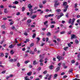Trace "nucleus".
Returning <instances> with one entry per match:
<instances>
[{"mask_svg":"<svg viewBox=\"0 0 80 80\" xmlns=\"http://www.w3.org/2000/svg\"><path fill=\"white\" fill-rule=\"evenodd\" d=\"M68 48V47H67L65 48H63V49L64 50H65V51H67V49Z\"/></svg>","mask_w":80,"mask_h":80,"instance_id":"nucleus-16","label":"nucleus"},{"mask_svg":"<svg viewBox=\"0 0 80 80\" xmlns=\"http://www.w3.org/2000/svg\"><path fill=\"white\" fill-rule=\"evenodd\" d=\"M45 11L46 12H49V9H46L45 10Z\"/></svg>","mask_w":80,"mask_h":80,"instance_id":"nucleus-59","label":"nucleus"},{"mask_svg":"<svg viewBox=\"0 0 80 80\" xmlns=\"http://www.w3.org/2000/svg\"><path fill=\"white\" fill-rule=\"evenodd\" d=\"M11 28L13 30H15V27H14V26H13Z\"/></svg>","mask_w":80,"mask_h":80,"instance_id":"nucleus-40","label":"nucleus"},{"mask_svg":"<svg viewBox=\"0 0 80 80\" xmlns=\"http://www.w3.org/2000/svg\"><path fill=\"white\" fill-rule=\"evenodd\" d=\"M0 67H2V68H4V66L2 65H0Z\"/></svg>","mask_w":80,"mask_h":80,"instance_id":"nucleus-62","label":"nucleus"},{"mask_svg":"<svg viewBox=\"0 0 80 80\" xmlns=\"http://www.w3.org/2000/svg\"><path fill=\"white\" fill-rule=\"evenodd\" d=\"M60 70V67H58L56 68L55 72H58Z\"/></svg>","mask_w":80,"mask_h":80,"instance_id":"nucleus-7","label":"nucleus"},{"mask_svg":"<svg viewBox=\"0 0 80 80\" xmlns=\"http://www.w3.org/2000/svg\"><path fill=\"white\" fill-rule=\"evenodd\" d=\"M61 34H64L65 33L64 31H62L60 32Z\"/></svg>","mask_w":80,"mask_h":80,"instance_id":"nucleus-56","label":"nucleus"},{"mask_svg":"<svg viewBox=\"0 0 80 80\" xmlns=\"http://www.w3.org/2000/svg\"><path fill=\"white\" fill-rule=\"evenodd\" d=\"M13 21H12L10 22V25H12L13 24Z\"/></svg>","mask_w":80,"mask_h":80,"instance_id":"nucleus-46","label":"nucleus"},{"mask_svg":"<svg viewBox=\"0 0 80 80\" xmlns=\"http://www.w3.org/2000/svg\"><path fill=\"white\" fill-rule=\"evenodd\" d=\"M51 24H55V21H52L51 22Z\"/></svg>","mask_w":80,"mask_h":80,"instance_id":"nucleus-23","label":"nucleus"},{"mask_svg":"<svg viewBox=\"0 0 80 80\" xmlns=\"http://www.w3.org/2000/svg\"><path fill=\"white\" fill-rule=\"evenodd\" d=\"M46 35H47V36H51L52 34L50 32H48L46 34Z\"/></svg>","mask_w":80,"mask_h":80,"instance_id":"nucleus-8","label":"nucleus"},{"mask_svg":"<svg viewBox=\"0 0 80 80\" xmlns=\"http://www.w3.org/2000/svg\"><path fill=\"white\" fill-rule=\"evenodd\" d=\"M72 80H80V79H78L77 78H75L74 79Z\"/></svg>","mask_w":80,"mask_h":80,"instance_id":"nucleus-64","label":"nucleus"},{"mask_svg":"<svg viewBox=\"0 0 80 80\" xmlns=\"http://www.w3.org/2000/svg\"><path fill=\"white\" fill-rule=\"evenodd\" d=\"M24 35H25L26 36H27V35H28V34L27 32H24Z\"/></svg>","mask_w":80,"mask_h":80,"instance_id":"nucleus-41","label":"nucleus"},{"mask_svg":"<svg viewBox=\"0 0 80 80\" xmlns=\"http://www.w3.org/2000/svg\"><path fill=\"white\" fill-rule=\"evenodd\" d=\"M58 76V74H55L54 75V78H56Z\"/></svg>","mask_w":80,"mask_h":80,"instance_id":"nucleus-21","label":"nucleus"},{"mask_svg":"<svg viewBox=\"0 0 80 80\" xmlns=\"http://www.w3.org/2000/svg\"><path fill=\"white\" fill-rule=\"evenodd\" d=\"M68 6H67L64 9L63 12H67V8H68Z\"/></svg>","mask_w":80,"mask_h":80,"instance_id":"nucleus-6","label":"nucleus"},{"mask_svg":"<svg viewBox=\"0 0 80 80\" xmlns=\"http://www.w3.org/2000/svg\"><path fill=\"white\" fill-rule=\"evenodd\" d=\"M36 17H37V15H33L31 17V18L32 19H34V18Z\"/></svg>","mask_w":80,"mask_h":80,"instance_id":"nucleus-13","label":"nucleus"},{"mask_svg":"<svg viewBox=\"0 0 80 80\" xmlns=\"http://www.w3.org/2000/svg\"><path fill=\"white\" fill-rule=\"evenodd\" d=\"M52 77V75H50L49 78H48V80H50L51 79V78Z\"/></svg>","mask_w":80,"mask_h":80,"instance_id":"nucleus-48","label":"nucleus"},{"mask_svg":"<svg viewBox=\"0 0 80 80\" xmlns=\"http://www.w3.org/2000/svg\"><path fill=\"white\" fill-rule=\"evenodd\" d=\"M54 67L53 66V65H51L49 67V68L51 69V70H52V69H53V68H54Z\"/></svg>","mask_w":80,"mask_h":80,"instance_id":"nucleus-9","label":"nucleus"},{"mask_svg":"<svg viewBox=\"0 0 80 80\" xmlns=\"http://www.w3.org/2000/svg\"><path fill=\"white\" fill-rule=\"evenodd\" d=\"M17 66L18 67H20V64L18 62V63Z\"/></svg>","mask_w":80,"mask_h":80,"instance_id":"nucleus-52","label":"nucleus"},{"mask_svg":"<svg viewBox=\"0 0 80 80\" xmlns=\"http://www.w3.org/2000/svg\"><path fill=\"white\" fill-rule=\"evenodd\" d=\"M47 23H48V21H46L45 22H44V25H45Z\"/></svg>","mask_w":80,"mask_h":80,"instance_id":"nucleus-38","label":"nucleus"},{"mask_svg":"<svg viewBox=\"0 0 80 80\" xmlns=\"http://www.w3.org/2000/svg\"><path fill=\"white\" fill-rule=\"evenodd\" d=\"M71 22H72V19H70L69 20V23H71Z\"/></svg>","mask_w":80,"mask_h":80,"instance_id":"nucleus-33","label":"nucleus"},{"mask_svg":"<svg viewBox=\"0 0 80 80\" xmlns=\"http://www.w3.org/2000/svg\"><path fill=\"white\" fill-rule=\"evenodd\" d=\"M68 45L69 47H71V44L70 43H68Z\"/></svg>","mask_w":80,"mask_h":80,"instance_id":"nucleus-43","label":"nucleus"},{"mask_svg":"<svg viewBox=\"0 0 80 80\" xmlns=\"http://www.w3.org/2000/svg\"><path fill=\"white\" fill-rule=\"evenodd\" d=\"M63 67H64V68H67V66H66V65H65V64H63Z\"/></svg>","mask_w":80,"mask_h":80,"instance_id":"nucleus-25","label":"nucleus"},{"mask_svg":"<svg viewBox=\"0 0 80 80\" xmlns=\"http://www.w3.org/2000/svg\"><path fill=\"white\" fill-rule=\"evenodd\" d=\"M6 78L7 80H8V79H9V78H10V76H7Z\"/></svg>","mask_w":80,"mask_h":80,"instance_id":"nucleus-49","label":"nucleus"},{"mask_svg":"<svg viewBox=\"0 0 80 80\" xmlns=\"http://www.w3.org/2000/svg\"><path fill=\"white\" fill-rule=\"evenodd\" d=\"M14 52L13 51V50H11L10 52V53L11 54V55H13V53H14Z\"/></svg>","mask_w":80,"mask_h":80,"instance_id":"nucleus-15","label":"nucleus"},{"mask_svg":"<svg viewBox=\"0 0 80 80\" xmlns=\"http://www.w3.org/2000/svg\"><path fill=\"white\" fill-rule=\"evenodd\" d=\"M32 73V72H28L27 73V75H28V76H30L31 75Z\"/></svg>","mask_w":80,"mask_h":80,"instance_id":"nucleus-10","label":"nucleus"},{"mask_svg":"<svg viewBox=\"0 0 80 80\" xmlns=\"http://www.w3.org/2000/svg\"><path fill=\"white\" fill-rule=\"evenodd\" d=\"M75 18H74L72 20V22L71 23V25H73L74 24V22H75Z\"/></svg>","mask_w":80,"mask_h":80,"instance_id":"nucleus-4","label":"nucleus"},{"mask_svg":"<svg viewBox=\"0 0 80 80\" xmlns=\"http://www.w3.org/2000/svg\"><path fill=\"white\" fill-rule=\"evenodd\" d=\"M43 61V60H42V59H41L39 60V62H40L41 63Z\"/></svg>","mask_w":80,"mask_h":80,"instance_id":"nucleus-42","label":"nucleus"},{"mask_svg":"<svg viewBox=\"0 0 80 80\" xmlns=\"http://www.w3.org/2000/svg\"><path fill=\"white\" fill-rule=\"evenodd\" d=\"M28 7L29 8H32L33 6L32 5L31 3H29L28 5Z\"/></svg>","mask_w":80,"mask_h":80,"instance_id":"nucleus-2","label":"nucleus"},{"mask_svg":"<svg viewBox=\"0 0 80 80\" xmlns=\"http://www.w3.org/2000/svg\"><path fill=\"white\" fill-rule=\"evenodd\" d=\"M29 62L30 61H29V60L26 61L25 62V64H27V63H28V62Z\"/></svg>","mask_w":80,"mask_h":80,"instance_id":"nucleus-32","label":"nucleus"},{"mask_svg":"<svg viewBox=\"0 0 80 80\" xmlns=\"http://www.w3.org/2000/svg\"><path fill=\"white\" fill-rule=\"evenodd\" d=\"M47 3V0H45L42 1V3L43 4H45Z\"/></svg>","mask_w":80,"mask_h":80,"instance_id":"nucleus-30","label":"nucleus"},{"mask_svg":"<svg viewBox=\"0 0 80 80\" xmlns=\"http://www.w3.org/2000/svg\"><path fill=\"white\" fill-rule=\"evenodd\" d=\"M56 11L57 12H61V10H60V9H57Z\"/></svg>","mask_w":80,"mask_h":80,"instance_id":"nucleus-29","label":"nucleus"},{"mask_svg":"<svg viewBox=\"0 0 80 80\" xmlns=\"http://www.w3.org/2000/svg\"><path fill=\"white\" fill-rule=\"evenodd\" d=\"M71 63H75V61L74 60H72V61H71Z\"/></svg>","mask_w":80,"mask_h":80,"instance_id":"nucleus-39","label":"nucleus"},{"mask_svg":"<svg viewBox=\"0 0 80 80\" xmlns=\"http://www.w3.org/2000/svg\"><path fill=\"white\" fill-rule=\"evenodd\" d=\"M77 3H76L75 4V8H77Z\"/></svg>","mask_w":80,"mask_h":80,"instance_id":"nucleus-61","label":"nucleus"},{"mask_svg":"<svg viewBox=\"0 0 80 80\" xmlns=\"http://www.w3.org/2000/svg\"><path fill=\"white\" fill-rule=\"evenodd\" d=\"M13 77V74H11L9 75V77L12 78V77Z\"/></svg>","mask_w":80,"mask_h":80,"instance_id":"nucleus-50","label":"nucleus"},{"mask_svg":"<svg viewBox=\"0 0 80 80\" xmlns=\"http://www.w3.org/2000/svg\"><path fill=\"white\" fill-rule=\"evenodd\" d=\"M68 35H70V34H71V31H69L68 32Z\"/></svg>","mask_w":80,"mask_h":80,"instance_id":"nucleus-51","label":"nucleus"},{"mask_svg":"<svg viewBox=\"0 0 80 80\" xmlns=\"http://www.w3.org/2000/svg\"><path fill=\"white\" fill-rule=\"evenodd\" d=\"M9 62H13V59H11L9 60Z\"/></svg>","mask_w":80,"mask_h":80,"instance_id":"nucleus-53","label":"nucleus"},{"mask_svg":"<svg viewBox=\"0 0 80 80\" xmlns=\"http://www.w3.org/2000/svg\"><path fill=\"white\" fill-rule=\"evenodd\" d=\"M1 28H2L3 29H5V26L4 25H1Z\"/></svg>","mask_w":80,"mask_h":80,"instance_id":"nucleus-26","label":"nucleus"},{"mask_svg":"<svg viewBox=\"0 0 80 80\" xmlns=\"http://www.w3.org/2000/svg\"><path fill=\"white\" fill-rule=\"evenodd\" d=\"M0 57H2L4 56V53H3L1 52V53H0Z\"/></svg>","mask_w":80,"mask_h":80,"instance_id":"nucleus-11","label":"nucleus"},{"mask_svg":"<svg viewBox=\"0 0 80 80\" xmlns=\"http://www.w3.org/2000/svg\"><path fill=\"white\" fill-rule=\"evenodd\" d=\"M50 27L51 28H54V27H55V26L54 25H51Z\"/></svg>","mask_w":80,"mask_h":80,"instance_id":"nucleus-28","label":"nucleus"},{"mask_svg":"<svg viewBox=\"0 0 80 80\" xmlns=\"http://www.w3.org/2000/svg\"><path fill=\"white\" fill-rule=\"evenodd\" d=\"M28 76H26L25 77V80H30V79L28 78Z\"/></svg>","mask_w":80,"mask_h":80,"instance_id":"nucleus-14","label":"nucleus"},{"mask_svg":"<svg viewBox=\"0 0 80 80\" xmlns=\"http://www.w3.org/2000/svg\"><path fill=\"white\" fill-rule=\"evenodd\" d=\"M35 37H36V34H34V35H33L32 36V38H35Z\"/></svg>","mask_w":80,"mask_h":80,"instance_id":"nucleus-44","label":"nucleus"},{"mask_svg":"<svg viewBox=\"0 0 80 80\" xmlns=\"http://www.w3.org/2000/svg\"><path fill=\"white\" fill-rule=\"evenodd\" d=\"M33 65H37V61L36 60H35L33 61Z\"/></svg>","mask_w":80,"mask_h":80,"instance_id":"nucleus-18","label":"nucleus"},{"mask_svg":"<svg viewBox=\"0 0 80 80\" xmlns=\"http://www.w3.org/2000/svg\"><path fill=\"white\" fill-rule=\"evenodd\" d=\"M34 45V43H32L30 45V47H33V46Z\"/></svg>","mask_w":80,"mask_h":80,"instance_id":"nucleus-34","label":"nucleus"},{"mask_svg":"<svg viewBox=\"0 0 80 80\" xmlns=\"http://www.w3.org/2000/svg\"><path fill=\"white\" fill-rule=\"evenodd\" d=\"M32 22V20L31 19H29V20H28L27 21V22L28 23H30V22Z\"/></svg>","mask_w":80,"mask_h":80,"instance_id":"nucleus-31","label":"nucleus"},{"mask_svg":"<svg viewBox=\"0 0 80 80\" xmlns=\"http://www.w3.org/2000/svg\"><path fill=\"white\" fill-rule=\"evenodd\" d=\"M39 6L40 8H43V5H42V4L41 3L39 4Z\"/></svg>","mask_w":80,"mask_h":80,"instance_id":"nucleus-12","label":"nucleus"},{"mask_svg":"<svg viewBox=\"0 0 80 80\" xmlns=\"http://www.w3.org/2000/svg\"><path fill=\"white\" fill-rule=\"evenodd\" d=\"M0 7L2 8H4V7L3 6V5H1Z\"/></svg>","mask_w":80,"mask_h":80,"instance_id":"nucleus-57","label":"nucleus"},{"mask_svg":"<svg viewBox=\"0 0 80 80\" xmlns=\"http://www.w3.org/2000/svg\"><path fill=\"white\" fill-rule=\"evenodd\" d=\"M16 15H20V13L19 12H18L16 14Z\"/></svg>","mask_w":80,"mask_h":80,"instance_id":"nucleus-35","label":"nucleus"},{"mask_svg":"<svg viewBox=\"0 0 80 80\" xmlns=\"http://www.w3.org/2000/svg\"><path fill=\"white\" fill-rule=\"evenodd\" d=\"M34 10H37V9H38V7H35L34 8Z\"/></svg>","mask_w":80,"mask_h":80,"instance_id":"nucleus-58","label":"nucleus"},{"mask_svg":"<svg viewBox=\"0 0 80 80\" xmlns=\"http://www.w3.org/2000/svg\"><path fill=\"white\" fill-rule=\"evenodd\" d=\"M9 47L10 48H12L15 47V44H11L9 46Z\"/></svg>","mask_w":80,"mask_h":80,"instance_id":"nucleus-3","label":"nucleus"},{"mask_svg":"<svg viewBox=\"0 0 80 80\" xmlns=\"http://www.w3.org/2000/svg\"><path fill=\"white\" fill-rule=\"evenodd\" d=\"M67 5V2H63V5L65 6Z\"/></svg>","mask_w":80,"mask_h":80,"instance_id":"nucleus-19","label":"nucleus"},{"mask_svg":"<svg viewBox=\"0 0 80 80\" xmlns=\"http://www.w3.org/2000/svg\"><path fill=\"white\" fill-rule=\"evenodd\" d=\"M69 73H71V72H72V69H70L69 70Z\"/></svg>","mask_w":80,"mask_h":80,"instance_id":"nucleus-47","label":"nucleus"},{"mask_svg":"<svg viewBox=\"0 0 80 80\" xmlns=\"http://www.w3.org/2000/svg\"><path fill=\"white\" fill-rule=\"evenodd\" d=\"M57 58L58 59L59 61H60L61 60V59H62V57L60 56H58L57 57Z\"/></svg>","mask_w":80,"mask_h":80,"instance_id":"nucleus-5","label":"nucleus"},{"mask_svg":"<svg viewBox=\"0 0 80 80\" xmlns=\"http://www.w3.org/2000/svg\"><path fill=\"white\" fill-rule=\"evenodd\" d=\"M47 73V71H45L44 72H43V74H46Z\"/></svg>","mask_w":80,"mask_h":80,"instance_id":"nucleus-54","label":"nucleus"},{"mask_svg":"<svg viewBox=\"0 0 80 80\" xmlns=\"http://www.w3.org/2000/svg\"><path fill=\"white\" fill-rule=\"evenodd\" d=\"M75 43H76L77 44H78V43H79L78 41V40H77V39L75 40Z\"/></svg>","mask_w":80,"mask_h":80,"instance_id":"nucleus-27","label":"nucleus"},{"mask_svg":"<svg viewBox=\"0 0 80 80\" xmlns=\"http://www.w3.org/2000/svg\"><path fill=\"white\" fill-rule=\"evenodd\" d=\"M6 72V70H4L2 72V73H5Z\"/></svg>","mask_w":80,"mask_h":80,"instance_id":"nucleus-55","label":"nucleus"},{"mask_svg":"<svg viewBox=\"0 0 80 80\" xmlns=\"http://www.w3.org/2000/svg\"><path fill=\"white\" fill-rule=\"evenodd\" d=\"M27 17H25L22 20V21L23 22V21L24 20H27Z\"/></svg>","mask_w":80,"mask_h":80,"instance_id":"nucleus-24","label":"nucleus"},{"mask_svg":"<svg viewBox=\"0 0 80 80\" xmlns=\"http://www.w3.org/2000/svg\"><path fill=\"white\" fill-rule=\"evenodd\" d=\"M57 40L58 42H60V39L59 38H57Z\"/></svg>","mask_w":80,"mask_h":80,"instance_id":"nucleus-63","label":"nucleus"},{"mask_svg":"<svg viewBox=\"0 0 80 80\" xmlns=\"http://www.w3.org/2000/svg\"><path fill=\"white\" fill-rule=\"evenodd\" d=\"M30 54H32V55H33V54H34V53L33 52H32V51H31V52H30Z\"/></svg>","mask_w":80,"mask_h":80,"instance_id":"nucleus-45","label":"nucleus"},{"mask_svg":"<svg viewBox=\"0 0 80 80\" xmlns=\"http://www.w3.org/2000/svg\"><path fill=\"white\" fill-rule=\"evenodd\" d=\"M29 10L30 12H33V9L30 8L29 9Z\"/></svg>","mask_w":80,"mask_h":80,"instance_id":"nucleus-22","label":"nucleus"},{"mask_svg":"<svg viewBox=\"0 0 80 80\" xmlns=\"http://www.w3.org/2000/svg\"><path fill=\"white\" fill-rule=\"evenodd\" d=\"M15 43H18V41H17V38L15 39Z\"/></svg>","mask_w":80,"mask_h":80,"instance_id":"nucleus-36","label":"nucleus"},{"mask_svg":"<svg viewBox=\"0 0 80 80\" xmlns=\"http://www.w3.org/2000/svg\"><path fill=\"white\" fill-rule=\"evenodd\" d=\"M61 75H65V72H62L61 73Z\"/></svg>","mask_w":80,"mask_h":80,"instance_id":"nucleus-60","label":"nucleus"},{"mask_svg":"<svg viewBox=\"0 0 80 80\" xmlns=\"http://www.w3.org/2000/svg\"><path fill=\"white\" fill-rule=\"evenodd\" d=\"M71 40H73V38H77V36L74 34H72L71 37Z\"/></svg>","mask_w":80,"mask_h":80,"instance_id":"nucleus-1","label":"nucleus"},{"mask_svg":"<svg viewBox=\"0 0 80 80\" xmlns=\"http://www.w3.org/2000/svg\"><path fill=\"white\" fill-rule=\"evenodd\" d=\"M17 46H18V47H20V46L22 45V44L21 43L19 44H17Z\"/></svg>","mask_w":80,"mask_h":80,"instance_id":"nucleus-37","label":"nucleus"},{"mask_svg":"<svg viewBox=\"0 0 80 80\" xmlns=\"http://www.w3.org/2000/svg\"><path fill=\"white\" fill-rule=\"evenodd\" d=\"M12 3H13V4H18V2L16 1L12 2Z\"/></svg>","mask_w":80,"mask_h":80,"instance_id":"nucleus-17","label":"nucleus"},{"mask_svg":"<svg viewBox=\"0 0 80 80\" xmlns=\"http://www.w3.org/2000/svg\"><path fill=\"white\" fill-rule=\"evenodd\" d=\"M25 10V8L23 7L22 8V12H24Z\"/></svg>","mask_w":80,"mask_h":80,"instance_id":"nucleus-20","label":"nucleus"}]
</instances>
